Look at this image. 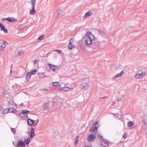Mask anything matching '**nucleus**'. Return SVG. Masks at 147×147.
<instances>
[{"instance_id": "1", "label": "nucleus", "mask_w": 147, "mask_h": 147, "mask_svg": "<svg viewBox=\"0 0 147 147\" xmlns=\"http://www.w3.org/2000/svg\"><path fill=\"white\" fill-rule=\"evenodd\" d=\"M95 38L94 36L90 31L86 32L85 36L83 38L86 45H90L92 44L97 45L99 44V43L98 42H95L94 41Z\"/></svg>"}, {"instance_id": "2", "label": "nucleus", "mask_w": 147, "mask_h": 147, "mask_svg": "<svg viewBox=\"0 0 147 147\" xmlns=\"http://www.w3.org/2000/svg\"><path fill=\"white\" fill-rule=\"evenodd\" d=\"M82 83L80 85V87L82 90H86L88 89L90 87V82L89 78H84L81 80Z\"/></svg>"}, {"instance_id": "3", "label": "nucleus", "mask_w": 147, "mask_h": 147, "mask_svg": "<svg viewBox=\"0 0 147 147\" xmlns=\"http://www.w3.org/2000/svg\"><path fill=\"white\" fill-rule=\"evenodd\" d=\"M31 1L32 5V9L30 11V15H34L36 12L35 8L36 0H31Z\"/></svg>"}, {"instance_id": "4", "label": "nucleus", "mask_w": 147, "mask_h": 147, "mask_svg": "<svg viewBox=\"0 0 147 147\" xmlns=\"http://www.w3.org/2000/svg\"><path fill=\"white\" fill-rule=\"evenodd\" d=\"M98 124L97 122H95L93 124V126L90 129V131L91 132H94L96 131L98 127Z\"/></svg>"}, {"instance_id": "5", "label": "nucleus", "mask_w": 147, "mask_h": 147, "mask_svg": "<svg viewBox=\"0 0 147 147\" xmlns=\"http://www.w3.org/2000/svg\"><path fill=\"white\" fill-rule=\"evenodd\" d=\"M7 42L2 40H0V50H3L5 47Z\"/></svg>"}, {"instance_id": "6", "label": "nucleus", "mask_w": 147, "mask_h": 147, "mask_svg": "<svg viewBox=\"0 0 147 147\" xmlns=\"http://www.w3.org/2000/svg\"><path fill=\"white\" fill-rule=\"evenodd\" d=\"M96 138L95 136L92 134H90L87 138V140L89 142H91L94 141Z\"/></svg>"}, {"instance_id": "7", "label": "nucleus", "mask_w": 147, "mask_h": 147, "mask_svg": "<svg viewBox=\"0 0 147 147\" xmlns=\"http://www.w3.org/2000/svg\"><path fill=\"white\" fill-rule=\"evenodd\" d=\"M74 42V39L73 38H71L69 40V43L68 46V47L69 49H72L73 48L75 47L73 44L72 43Z\"/></svg>"}, {"instance_id": "8", "label": "nucleus", "mask_w": 147, "mask_h": 147, "mask_svg": "<svg viewBox=\"0 0 147 147\" xmlns=\"http://www.w3.org/2000/svg\"><path fill=\"white\" fill-rule=\"evenodd\" d=\"M25 144L24 142L21 140H19L17 144V147H19L21 146L23 147H25Z\"/></svg>"}, {"instance_id": "9", "label": "nucleus", "mask_w": 147, "mask_h": 147, "mask_svg": "<svg viewBox=\"0 0 147 147\" xmlns=\"http://www.w3.org/2000/svg\"><path fill=\"white\" fill-rule=\"evenodd\" d=\"M31 130L30 132H28V134L30 136L31 138H33L35 135L34 129L32 127H31Z\"/></svg>"}, {"instance_id": "10", "label": "nucleus", "mask_w": 147, "mask_h": 147, "mask_svg": "<svg viewBox=\"0 0 147 147\" xmlns=\"http://www.w3.org/2000/svg\"><path fill=\"white\" fill-rule=\"evenodd\" d=\"M0 27L1 30L3 31L5 33H7L8 31L4 26L1 23H0Z\"/></svg>"}, {"instance_id": "11", "label": "nucleus", "mask_w": 147, "mask_h": 147, "mask_svg": "<svg viewBox=\"0 0 147 147\" xmlns=\"http://www.w3.org/2000/svg\"><path fill=\"white\" fill-rule=\"evenodd\" d=\"M15 104L13 102H9V105H8V108H10V109H14V107Z\"/></svg>"}, {"instance_id": "12", "label": "nucleus", "mask_w": 147, "mask_h": 147, "mask_svg": "<svg viewBox=\"0 0 147 147\" xmlns=\"http://www.w3.org/2000/svg\"><path fill=\"white\" fill-rule=\"evenodd\" d=\"M15 19L13 17L11 18L10 17H8L7 18H3L1 19L2 21L7 20L9 22H13L15 21Z\"/></svg>"}, {"instance_id": "13", "label": "nucleus", "mask_w": 147, "mask_h": 147, "mask_svg": "<svg viewBox=\"0 0 147 147\" xmlns=\"http://www.w3.org/2000/svg\"><path fill=\"white\" fill-rule=\"evenodd\" d=\"M30 138L28 137V138L26 137L24 138V142L25 144H28L30 141Z\"/></svg>"}, {"instance_id": "14", "label": "nucleus", "mask_w": 147, "mask_h": 147, "mask_svg": "<svg viewBox=\"0 0 147 147\" xmlns=\"http://www.w3.org/2000/svg\"><path fill=\"white\" fill-rule=\"evenodd\" d=\"M48 66L49 67L50 69L52 71H55V67H56L57 66L53 65L52 64H50L49 63H47Z\"/></svg>"}, {"instance_id": "15", "label": "nucleus", "mask_w": 147, "mask_h": 147, "mask_svg": "<svg viewBox=\"0 0 147 147\" xmlns=\"http://www.w3.org/2000/svg\"><path fill=\"white\" fill-rule=\"evenodd\" d=\"M138 74L141 78H142L146 75V72L145 71H139L138 72Z\"/></svg>"}, {"instance_id": "16", "label": "nucleus", "mask_w": 147, "mask_h": 147, "mask_svg": "<svg viewBox=\"0 0 147 147\" xmlns=\"http://www.w3.org/2000/svg\"><path fill=\"white\" fill-rule=\"evenodd\" d=\"M124 72L123 70L121 71L120 73H119L115 75V76H114L113 78H115L118 77H121L122 75L124 74Z\"/></svg>"}, {"instance_id": "17", "label": "nucleus", "mask_w": 147, "mask_h": 147, "mask_svg": "<svg viewBox=\"0 0 147 147\" xmlns=\"http://www.w3.org/2000/svg\"><path fill=\"white\" fill-rule=\"evenodd\" d=\"M28 125L30 126L32 125L34 123V121L30 119H28L27 120Z\"/></svg>"}, {"instance_id": "18", "label": "nucleus", "mask_w": 147, "mask_h": 147, "mask_svg": "<svg viewBox=\"0 0 147 147\" xmlns=\"http://www.w3.org/2000/svg\"><path fill=\"white\" fill-rule=\"evenodd\" d=\"M98 31L100 35L103 36H105L106 33L103 30H98Z\"/></svg>"}, {"instance_id": "19", "label": "nucleus", "mask_w": 147, "mask_h": 147, "mask_svg": "<svg viewBox=\"0 0 147 147\" xmlns=\"http://www.w3.org/2000/svg\"><path fill=\"white\" fill-rule=\"evenodd\" d=\"M30 72H28L26 74V79L27 81H28L30 79L31 77Z\"/></svg>"}, {"instance_id": "20", "label": "nucleus", "mask_w": 147, "mask_h": 147, "mask_svg": "<svg viewBox=\"0 0 147 147\" xmlns=\"http://www.w3.org/2000/svg\"><path fill=\"white\" fill-rule=\"evenodd\" d=\"M92 15V12L90 11H88L86 13L84 17L85 18H88L89 16H91Z\"/></svg>"}, {"instance_id": "21", "label": "nucleus", "mask_w": 147, "mask_h": 147, "mask_svg": "<svg viewBox=\"0 0 147 147\" xmlns=\"http://www.w3.org/2000/svg\"><path fill=\"white\" fill-rule=\"evenodd\" d=\"M57 12H58V17H59V15H63V11L60 9H59L57 10Z\"/></svg>"}, {"instance_id": "22", "label": "nucleus", "mask_w": 147, "mask_h": 147, "mask_svg": "<svg viewBox=\"0 0 147 147\" xmlns=\"http://www.w3.org/2000/svg\"><path fill=\"white\" fill-rule=\"evenodd\" d=\"M43 107L44 109H48L49 107V104L48 103H47L44 104L43 105Z\"/></svg>"}, {"instance_id": "23", "label": "nucleus", "mask_w": 147, "mask_h": 147, "mask_svg": "<svg viewBox=\"0 0 147 147\" xmlns=\"http://www.w3.org/2000/svg\"><path fill=\"white\" fill-rule=\"evenodd\" d=\"M134 125V123L130 121L128 123V126L130 127L131 128H134V127H132Z\"/></svg>"}, {"instance_id": "24", "label": "nucleus", "mask_w": 147, "mask_h": 147, "mask_svg": "<svg viewBox=\"0 0 147 147\" xmlns=\"http://www.w3.org/2000/svg\"><path fill=\"white\" fill-rule=\"evenodd\" d=\"M8 110L9 113L15 112L16 111V109H15L12 108V109H10V108H8Z\"/></svg>"}, {"instance_id": "25", "label": "nucleus", "mask_w": 147, "mask_h": 147, "mask_svg": "<svg viewBox=\"0 0 147 147\" xmlns=\"http://www.w3.org/2000/svg\"><path fill=\"white\" fill-rule=\"evenodd\" d=\"M70 89H71L72 88H69L68 87H63V91H68Z\"/></svg>"}, {"instance_id": "26", "label": "nucleus", "mask_w": 147, "mask_h": 147, "mask_svg": "<svg viewBox=\"0 0 147 147\" xmlns=\"http://www.w3.org/2000/svg\"><path fill=\"white\" fill-rule=\"evenodd\" d=\"M37 71V70L36 69H34L32 71H30L29 72H30V74L31 75H34L35 74L36 72Z\"/></svg>"}, {"instance_id": "27", "label": "nucleus", "mask_w": 147, "mask_h": 147, "mask_svg": "<svg viewBox=\"0 0 147 147\" xmlns=\"http://www.w3.org/2000/svg\"><path fill=\"white\" fill-rule=\"evenodd\" d=\"M8 112H9L8 110V109H5L4 111L2 112V113L3 114H5L6 113H7Z\"/></svg>"}, {"instance_id": "28", "label": "nucleus", "mask_w": 147, "mask_h": 147, "mask_svg": "<svg viewBox=\"0 0 147 147\" xmlns=\"http://www.w3.org/2000/svg\"><path fill=\"white\" fill-rule=\"evenodd\" d=\"M38 75L39 77L40 78H44L46 76L43 73L39 74Z\"/></svg>"}, {"instance_id": "29", "label": "nucleus", "mask_w": 147, "mask_h": 147, "mask_svg": "<svg viewBox=\"0 0 147 147\" xmlns=\"http://www.w3.org/2000/svg\"><path fill=\"white\" fill-rule=\"evenodd\" d=\"M135 77L136 79H138L141 78L138 73L135 75Z\"/></svg>"}, {"instance_id": "30", "label": "nucleus", "mask_w": 147, "mask_h": 147, "mask_svg": "<svg viewBox=\"0 0 147 147\" xmlns=\"http://www.w3.org/2000/svg\"><path fill=\"white\" fill-rule=\"evenodd\" d=\"M52 83L53 86H57L59 85V82H53Z\"/></svg>"}, {"instance_id": "31", "label": "nucleus", "mask_w": 147, "mask_h": 147, "mask_svg": "<svg viewBox=\"0 0 147 147\" xmlns=\"http://www.w3.org/2000/svg\"><path fill=\"white\" fill-rule=\"evenodd\" d=\"M30 111L26 110H24L22 112L24 113V114L25 115V114H28V113L30 112Z\"/></svg>"}, {"instance_id": "32", "label": "nucleus", "mask_w": 147, "mask_h": 147, "mask_svg": "<svg viewBox=\"0 0 147 147\" xmlns=\"http://www.w3.org/2000/svg\"><path fill=\"white\" fill-rule=\"evenodd\" d=\"M45 36L44 35H42L39 36L38 38V39L39 40H42V39Z\"/></svg>"}, {"instance_id": "33", "label": "nucleus", "mask_w": 147, "mask_h": 147, "mask_svg": "<svg viewBox=\"0 0 147 147\" xmlns=\"http://www.w3.org/2000/svg\"><path fill=\"white\" fill-rule=\"evenodd\" d=\"M19 115L20 116V117L22 118L24 117L25 116V115L23 112L20 113Z\"/></svg>"}, {"instance_id": "34", "label": "nucleus", "mask_w": 147, "mask_h": 147, "mask_svg": "<svg viewBox=\"0 0 147 147\" xmlns=\"http://www.w3.org/2000/svg\"><path fill=\"white\" fill-rule=\"evenodd\" d=\"M11 131L14 134H16V130L15 128H11Z\"/></svg>"}, {"instance_id": "35", "label": "nucleus", "mask_w": 147, "mask_h": 147, "mask_svg": "<svg viewBox=\"0 0 147 147\" xmlns=\"http://www.w3.org/2000/svg\"><path fill=\"white\" fill-rule=\"evenodd\" d=\"M80 47L81 49L82 50H84L85 49V47L82 45H80Z\"/></svg>"}, {"instance_id": "36", "label": "nucleus", "mask_w": 147, "mask_h": 147, "mask_svg": "<svg viewBox=\"0 0 147 147\" xmlns=\"http://www.w3.org/2000/svg\"><path fill=\"white\" fill-rule=\"evenodd\" d=\"M23 53H24L23 51H20L19 52L18 54V55H22L23 54Z\"/></svg>"}, {"instance_id": "37", "label": "nucleus", "mask_w": 147, "mask_h": 147, "mask_svg": "<svg viewBox=\"0 0 147 147\" xmlns=\"http://www.w3.org/2000/svg\"><path fill=\"white\" fill-rule=\"evenodd\" d=\"M54 51H57L59 54H60L61 53V51L60 50H58V49L55 50Z\"/></svg>"}, {"instance_id": "38", "label": "nucleus", "mask_w": 147, "mask_h": 147, "mask_svg": "<svg viewBox=\"0 0 147 147\" xmlns=\"http://www.w3.org/2000/svg\"><path fill=\"white\" fill-rule=\"evenodd\" d=\"M127 134L125 133L123 136V137L125 139L127 137Z\"/></svg>"}, {"instance_id": "39", "label": "nucleus", "mask_w": 147, "mask_h": 147, "mask_svg": "<svg viewBox=\"0 0 147 147\" xmlns=\"http://www.w3.org/2000/svg\"><path fill=\"white\" fill-rule=\"evenodd\" d=\"M104 142H105V144H106L107 145L109 143V142L108 141H107L105 140V141H104Z\"/></svg>"}, {"instance_id": "40", "label": "nucleus", "mask_w": 147, "mask_h": 147, "mask_svg": "<svg viewBox=\"0 0 147 147\" xmlns=\"http://www.w3.org/2000/svg\"><path fill=\"white\" fill-rule=\"evenodd\" d=\"M40 90L42 91L45 90V91H47L48 90L47 88H45L44 89H41Z\"/></svg>"}, {"instance_id": "41", "label": "nucleus", "mask_w": 147, "mask_h": 147, "mask_svg": "<svg viewBox=\"0 0 147 147\" xmlns=\"http://www.w3.org/2000/svg\"><path fill=\"white\" fill-rule=\"evenodd\" d=\"M98 136H99V137L101 138L102 140L103 141H105V140L103 139V137L102 136L98 135Z\"/></svg>"}, {"instance_id": "42", "label": "nucleus", "mask_w": 147, "mask_h": 147, "mask_svg": "<svg viewBox=\"0 0 147 147\" xmlns=\"http://www.w3.org/2000/svg\"><path fill=\"white\" fill-rule=\"evenodd\" d=\"M78 142V139L77 138L75 139V144H76Z\"/></svg>"}, {"instance_id": "43", "label": "nucleus", "mask_w": 147, "mask_h": 147, "mask_svg": "<svg viewBox=\"0 0 147 147\" xmlns=\"http://www.w3.org/2000/svg\"><path fill=\"white\" fill-rule=\"evenodd\" d=\"M63 87L62 88V87H60L59 88V90L60 91H62V90L63 91Z\"/></svg>"}, {"instance_id": "44", "label": "nucleus", "mask_w": 147, "mask_h": 147, "mask_svg": "<svg viewBox=\"0 0 147 147\" xmlns=\"http://www.w3.org/2000/svg\"><path fill=\"white\" fill-rule=\"evenodd\" d=\"M115 101H113L112 102V105L113 106H114L115 105Z\"/></svg>"}, {"instance_id": "45", "label": "nucleus", "mask_w": 147, "mask_h": 147, "mask_svg": "<svg viewBox=\"0 0 147 147\" xmlns=\"http://www.w3.org/2000/svg\"><path fill=\"white\" fill-rule=\"evenodd\" d=\"M122 100V99L121 98H118V99H117V101H121Z\"/></svg>"}, {"instance_id": "46", "label": "nucleus", "mask_w": 147, "mask_h": 147, "mask_svg": "<svg viewBox=\"0 0 147 147\" xmlns=\"http://www.w3.org/2000/svg\"><path fill=\"white\" fill-rule=\"evenodd\" d=\"M37 60H34V62H33L34 64H35L36 63V62H37Z\"/></svg>"}, {"instance_id": "47", "label": "nucleus", "mask_w": 147, "mask_h": 147, "mask_svg": "<svg viewBox=\"0 0 147 147\" xmlns=\"http://www.w3.org/2000/svg\"><path fill=\"white\" fill-rule=\"evenodd\" d=\"M147 12V8L144 9V12L146 13Z\"/></svg>"}, {"instance_id": "48", "label": "nucleus", "mask_w": 147, "mask_h": 147, "mask_svg": "<svg viewBox=\"0 0 147 147\" xmlns=\"http://www.w3.org/2000/svg\"><path fill=\"white\" fill-rule=\"evenodd\" d=\"M12 65H11V71H10V73H11L12 71V70H11V68H12Z\"/></svg>"}, {"instance_id": "49", "label": "nucleus", "mask_w": 147, "mask_h": 147, "mask_svg": "<svg viewBox=\"0 0 147 147\" xmlns=\"http://www.w3.org/2000/svg\"><path fill=\"white\" fill-rule=\"evenodd\" d=\"M106 97H107L105 96V97H102L101 98L102 99H105V98H106Z\"/></svg>"}, {"instance_id": "50", "label": "nucleus", "mask_w": 147, "mask_h": 147, "mask_svg": "<svg viewBox=\"0 0 147 147\" xmlns=\"http://www.w3.org/2000/svg\"><path fill=\"white\" fill-rule=\"evenodd\" d=\"M84 147H90V146L88 145H86Z\"/></svg>"}, {"instance_id": "51", "label": "nucleus", "mask_w": 147, "mask_h": 147, "mask_svg": "<svg viewBox=\"0 0 147 147\" xmlns=\"http://www.w3.org/2000/svg\"><path fill=\"white\" fill-rule=\"evenodd\" d=\"M79 137V136H76V138H78Z\"/></svg>"}, {"instance_id": "52", "label": "nucleus", "mask_w": 147, "mask_h": 147, "mask_svg": "<svg viewBox=\"0 0 147 147\" xmlns=\"http://www.w3.org/2000/svg\"><path fill=\"white\" fill-rule=\"evenodd\" d=\"M1 107H0V110H1Z\"/></svg>"}, {"instance_id": "53", "label": "nucleus", "mask_w": 147, "mask_h": 147, "mask_svg": "<svg viewBox=\"0 0 147 147\" xmlns=\"http://www.w3.org/2000/svg\"><path fill=\"white\" fill-rule=\"evenodd\" d=\"M13 144H14V142H13Z\"/></svg>"}, {"instance_id": "54", "label": "nucleus", "mask_w": 147, "mask_h": 147, "mask_svg": "<svg viewBox=\"0 0 147 147\" xmlns=\"http://www.w3.org/2000/svg\"><path fill=\"white\" fill-rule=\"evenodd\" d=\"M37 123H36V125H37Z\"/></svg>"}, {"instance_id": "55", "label": "nucleus", "mask_w": 147, "mask_h": 147, "mask_svg": "<svg viewBox=\"0 0 147 147\" xmlns=\"http://www.w3.org/2000/svg\"><path fill=\"white\" fill-rule=\"evenodd\" d=\"M104 147H106V146H104Z\"/></svg>"}]
</instances>
